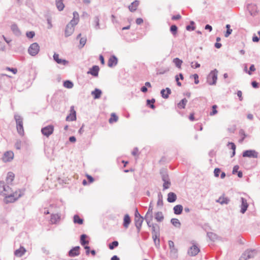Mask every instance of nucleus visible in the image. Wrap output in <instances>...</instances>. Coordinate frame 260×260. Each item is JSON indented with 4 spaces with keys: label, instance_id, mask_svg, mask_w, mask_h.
Listing matches in <instances>:
<instances>
[{
    "label": "nucleus",
    "instance_id": "nucleus-31",
    "mask_svg": "<svg viewBox=\"0 0 260 260\" xmlns=\"http://www.w3.org/2000/svg\"><path fill=\"white\" fill-rule=\"evenodd\" d=\"M63 0H56V5L59 11H62L64 8V5L63 4Z\"/></svg>",
    "mask_w": 260,
    "mask_h": 260
},
{
    "label": "nucleus",
    "instance_id": "nucleus-19",
    "mask_svg": "<svg viewBox=\"0 0 260 260\" xmlns=\"http://www.w3.org/2000/svg\"><path fill=\"white\" fill-rule=\"evenodd\" d=\"M79 246L75 247L70 251L69 255L72 257L78 255L79 254Z\"/></svg>",
    "mask_w": 260,
    "mask_h": 260
},
{
    "label": "nucleus",
    "instance_id": "nucleus-5",
    "mask_svg": "<svg viewBox=\"0 0 260 260\" xmlns=\"http://www.w3.org/2000/svg\"><path fill=\"white\" fill-rule=\"evenodd\" d=\"M144 218L139 213L137 210L135 212V223L137 228L139 231L142 226V223L143 222Z\"/></svg>",
    "mask_w": 260,
    "mask_h": 260
},
{
    "label": "nucleus",
    "instance_id": "nucleus-6",
    "mask_svg": "<svg viewBox=\"0 0 260 260\" xmlns=\"http://www.w3.org/2000/svg\"><path fill=\"white\" fill-rule=\"evenodd\" d=\"M54 132V126L51 125H48L42 128L41 132L43 135L48 137L53 134Z\"/></svg>",
    "mask_w": 260,
    "mask_h": 260
},
{
    "label": "nucleus",
    "instance_id": "nucleus-7",
    "mask_svg": "<svg viewBox=\"0 0 260 260\" xmlns=\"http://www.w3.org/2000/svg\"><path fill=\"white\" fill-rule=\"evenodd\" d=\"M243 156L244 157L257 158L258 157V153L254 150H246L243 152Z\"/></svg>",
    "mask_w": 260,
    "mask_h": 260
},
{
    "label": "nucleus",
    "instance_id": "nucleus-12",
    "mask_svg": "<svg viewBox=\"0 0 260 260\" xmlns=\"http://www.w3.org/2000/svg\"><path fill=\"white\" fill-rule=\"evenodd\" d=\"M75 26L69 23L67 24L65 29V35L66 37L71 36L75 29Z\"/></svg>",
    "mask_w": 260,
    "mask_h": 260
},
{
    "label": "nucleus",
    "instance_id": "nucleus-2",
    "mask_svg": "<svg viewBox=\"0 0 260 260\" xmlns=\"http://www.w3.org/2000/svg\"><path fill=\"white\" fill-rule=\"evenodd\" d=\"M153 206L151 205H150L148 208V210L147 212L146 213L145 216V219L149 227H151L152 230L155 231V223L153 222Z\"/></svg>",
    "mask_w": 260,
    "mask_h": 260
},
{
    "label": "nucleus",
    "instance_id": "nucleus-53",
    "mask_svg": "<svg viewBox=\"0 0 260 260\" xmlns=\"http://www.w3.org/2000/svg\"><path fill=\"white\" fill-rule=\"evenodd\" d=\"M255 71V68L253 64H252L249 68V70L248 71V74L250 75L252 74V72Z\"/></svg>",
    "mask_w": 260,
    "mask_h": 260
},
{
    "label": "nucleus",
    "instance_id": "nucleus-43",
    "mask_svg": "<svg viewBox=\"0 0 260 260\" xmlns=\"http://www.w3.org/2000/svg\"><path fill=\"white\" fill-rule=\"evenodd\" d=\"M86 37H82L80 39V45L79 47L82 48L86 44Z\"/></svg>",
    "mask_w": 260,
    "mask_h": 260
},
{
    "label": "nucleus",
    "instance_id": "nucleus-34",
    "mask_svg": "<svg viewBox=\"0 0 260 260\" xmlns=\"http://www.w3.org/2000/svg\"><path fill=\"white\" fill-rule=\"evenodd\" d=\"M187 103V100L186 99H183L178 103L177 107L179 109H184Z\"/></svg>",
    "mask_w": 260,
    "mask_h": 260
},
{
    "label": "nucleus",
    "instance_id": "nucleus-59",
    "mask_svg": "<svg viewBox=\"0 0 260 260\" xmlns=\"http://www.w3.org/2000/svg\"><path fill=\"white\" fill-rule=\"evenodd\" d=\"M187 30H193L195 29V27L192 25H187L186 27Z\"/></svg>",
    "mask_w": 260,
    "mask_h": 260
},
{
    "label": "nucleus",
    "instance_id": "nucleus-52",
    "mask_svg": "<svg viewBox=\"0 0 260 260\" xmlns=\"http://www.w3.org/2000/svg\"><path fill=\"white\" fill-rule=\"evenodd\" d=\"M191 67L193 69L198 68L200 67V64L198 62H192L191 63Z\"/></svg>",
    "mask_w": 260,
    "mask_h": 260
},
{
    "label": "nucleus",
    "instance_id": "nucleus-46",
    "mask_svg": "<svg viewBox=\"0 0 260 260\" xmlns=\"http://www.w3.org/2000/svg\"><path fill=\"white\" fill-rule=\"evenodd\" d=\"M155 102V100L154 99H152L151 100H148L147 101V104L148 105H150V107L152 108V109H154V103Z\"/></svg>",
    "mask_w": 260,
    "mask_h": 260
},
{
    "label": "nucleus",
    "instance_id": "nucleus-28",
    "mask_svg": "<svg viewBox=\"0 0 260 260\" xmlns=\"http://www.w3.org/2000/svg\"><path fill=\"white\" fill-rule=\"evenodd\" d=\"M216 201L221 205L227 204L229 202V199L224 197V196H222L220 197Z\"/></svg>",
    "mask_w": 260,
    "mask_h": 260
},
{
    "label": "nucleus",
    "instance_id": "nucleus-14",
    "mask_svg": "<svg viewBox=\"0 0 260 260\" xmlns=\"http://www.w3.org/2000/svg\"><path fill=\"white\" fill-rule=\"evenodd\" d=\"M76 119V111L74 108L72 107L70 114L66 117V120L68 121H74Z\"/></svg>",
    "mask_w": 260,
    "mask_h": 260
},
{
    "label": "nucleus",
    "instance_id": "nucleus-47",
    "mask_svg": "<svg viewBox=\"0 0 260 260\" xmlns=\"http://www.w3.org/2000/svg\"><path fill=\"white\" fill-rule=\"evenodd\" d=\"M229 145H231V149L233 150L232 155L231 156L232 157H233L235 154L236 145L234 143L232 142L229 143Z\"/></svg>",
    "mask_w": 260,
    "mask_h": 260
},
{
    "label": "nucleus",
    "instance_id": "nucleus-13",
    "mask_svg": "<svg viewBox=\"0 0 260 260\" xmlns=\"http://www.w3.org/2000/svg\"><path fill=\"white\" fill-rule=\"evenodd\" d=\"M79 21V15L78 12H73V18L69 22L70 24L76 26Z\"/></svg>",
    "mask_w": 260,
    "mask_h": 260
},
{
    "label": "nucleus",
    "instance_id": "nucleus-45",
    "mask_svg": "<svg viewBox=\"0 0 260 260\" xmlns=\"http://www.w3.org/2000/svg\"><path fill=\"white\" fill-rule=\"evenodd\" d=\"M118 242L116 241L109 244V247L110 249H113L115 247L118 246Z\"/></svg>",
    "mask_w": 260,
    "mask_h": 260
},
{
    "label": "nucleus",
    "instance_id": "nucleus-42",
    "mask_svg": "<svg viewBox=\"0 0 260 260\" xmlns=\"http://www.w3.org/2000/svg\"><path fill=\"white\" fill-rule=\"evenodd\" d=\"M226 28H227L226 31L224 35L225 37H228L232 32V29L230 28V25L226 24Z\"/></svg>",
    "mask_w": 260,
    "mask_h": 260
},
{
    "label": "nucleus",
    "instance_id": "nucleus-64",
    "mask_svg": "<svg viewBox=\"0 0 260 260\" xmlns=\"http://www.w3.org/2000/svg\"><path fill=\"white\" fill-rule=\"evenodd\" d=\"M15 147L17 149H20L21 147V142L20 141L17 142L15 144Z\"/></svg>",
    "mask_w": 260,
    "mask_h": 260
},
{
    "label": "nucleus",
    "instance_id": "nucleus-16",
    "mask_svg": "<svg viewBox=\"0 0 260 260\" xmlns=\"http://www.w3.org/2000/svg\"><path fill=\"white\" fill-rule=\"evenodd\" d=\"M154 216V220H155L157 222H161L164 219V216L162 212L161 211L155 212Z\"/></svg>",
    "mask_w": 260,
    "mask_h": 260
},
{
    "label": "nucleus",
    "instance_id": "nucleus-54",
    "mask_svg": "<svg viewBox=\"0 0 260 260\" xmlns=\"http://www.w3.org/2000/svg\"><path fill=\"white\" fill-rule=\"evenodd\" d=\"M220 173V170L219 168H216L214 170V173L215 177H218L219 173Z\"/></svg>",
    "mask_w": 260,
    "mask_h": 260
},
{
    "label": "nucleus",
    "instance_id": "nucleus-62",
    "mask_svg": "<svg viewBox=\"0 0 260 260\" xmlns=\"http://www.w3.org/2000/svg\"><path fill=\"white\" fill-rule=\"evenodd\" d=\"M193 77H194V80H195L194 83L196 84H198L199 82V80H198V78H199L198 75L197 74H194L193 75Z\"/></svg>",
    "mask_w": 260,
    "mask_h": 260
},
{
    "label": "nucleus",
    "instance_id": "nucleus-51",
    "mask_svg": "<svg viewBox=\"0 0 260 260\" xmlns=\"http://www.w3.org/2000/svg\"><path fill=\"white\" fill-rule=\"evenodd\" d=\"M170 30L174 35H176L177 31V27L175 25H172L171 26Z\"/></svg>",
    "mask_w": 260,
    "mask_h": 260
},
{
    "label": "nucleus",
    "instance_id": "nucleus-23",
    "mask_svg": "<svg viewBox=\"0 0 260 260\" xmlns=\"http://www.w3.org/2000/svg\"><path fill=\"white\" fill-rule=\"evenodd\" d=\"M91 94L94 99H99L101 96L102 91L99 89L96 88L94 91L91 92Z\"/></svg>",
    "mask_w": 260,
    "mask_h": 260
},
{
    "label": "nucleus",
    "instance_id": "nucleus-55",
    "mask_svg": "<svg viewBox=\"0 0 260 260\" xmlns=\"http://www.w3.org/2000/svg\"><path fill=\"white\" fill-rule=\"evenodd\" d=\"M170 183L169 181H165L163 186L164 189H167L169 187Z\"/></svg>",
    "mask_w": 260,
    "mask_h": 260
},
{
    "label": "nucleus",
    "instance_id": "nucleus-3",
    "mask_svg": "<svg viewBox=\"0 0 260 260\" xmlns=\"http://www.w3.org/2000/svg\"><path fill=\"white\" fill-rule=\"evenodd\" d=\"M15 119L16 122L17 129L18 133L21 135L24 134L22 118L20 115H15Z\"/></svg>",
    "mask_w": 260,
    "mask_h": 260
},
{
    "label": "nucleus",
    "instance_id": "nucleus-39",
    "mask_svg": "<svg viewBox=\"0 0 260 260\" xmlns=\"http://www.w3.org/2000/svg\"><path fill=\"white\" fill-rule=\"evenodd\" d=\"M63 86L67 88H72L73 87V83L69 80H67L64 82Z\"/></svg>",
    "mask_w": 260,
    "mask_h": 260
},
{
    "label": "nucleus",
    "instance_id": "nucleus-61",
    "mask_svg": "<svg viewBox=\"0 0 260 260\" xmlns=\"http://www.w3.org/2000/svg\"><path fill=\"white\" fill-rule=\"evenodd\" d=\"M94 22L95 23V26L96 28L99 27V19L98 18H95L94 19Z\"/></svg>",
    "mask_w": 260,
    "mask_h": 260
},
{
    "label": "nucleus",
    "instance_id": "nucleus-44",
    "mask_svg": "<svg viewBox=\"0 0 260 260\" xmlns=\"http://www.w3.org/2000/svg\"><path fill=\"white\" fill-rule=\"evenodd\" d=\"M217 106L215 105L212 107V111L210 113V116H213L217 113Z\"/></svg>",
    "mask_w": 260,
    "mask_h": 260
},
{
    "label": "nucleus",
    "instance_id": "nucleus-56",
    "mask_svg": "<svg viewBox=\"0 0 260 260\" xmlns=\"http://www.w3.org/2000/svg\"><path fill=\"white\" fill-rule=\"evenodd\" d=\"M6 70H8V71H11L14 74H16L17 72V70L16 69H14V68H10L9 67H7L6 68Z\"/></svg>",
    "mask_w": 260,
    "mask_h": 260
},
{
    "label": "nucleus",
    "instance_id": "nucleus-21",
    "mask_svg": "<svg viewBox=\"0 0 260 260\" xmlns=\"http://www.w3.org/2000/svg\"><path fill=\"white\" fill-rule=\"evenodd\" d=\"M241 202H242V205H241V212L242 213H245V212L246 211L248 205L247 202V201L244 199V198H241Z\"/></svg>",
    "mask_w": 260,
    "mask_h": 260
},
{
    "label": "nucleus",
    "instance_id": "nucleus-4",
    "mask_svg": "<svg viewBox=\"0 0 260 260\" xmlns=\"http://www.w3.org/2000/svg\"><path fill=\"white\" fill-rule=\"evenodd\" d=\"M40 51V46L37 43H34L28 48V51L31 56H35Z\"/></svg>",
    "mask_w": 260,
    "mask_h": 260
},
{
    "label": "nucleus",
    "instance_id": "nucleus-24",
    "mask_svg": "<svg viewBox=\"0 0 260 260\" xmlns=\"http://www.w3.org/2000/svg\"><path fill=\"white\" fill-rule=\"evenodd\" d=\"M25 251L26 250L25 248L22 247H21L20 248L17 249L15 251V255L17 257H21L24 254Z\"/></svg>",
    "mask_w": 260,
    "mask_h": 260
},
{
    "label": "nucleus",
    "instance_id": "nucleus-32",
    "mask_svg": "<svg viewBox=\"0 0 260 260\" xmlns=\"http://www.w3.org/2000/svg\"><path fill=\"white\" fill-rule=\"evenodd\" d=\"M171 93V90L169 88H167L166 89H162L161 91V94L164 98L167 99L169 97V94Z\"/></svg>",
    "mask_w": 260,
    "mask_h": 260
},
{
    "label": "nucleus",
    "instance_id": "nucleus-10",
    "mask_svg": "<svg viewBox=\"0 0 260 260\" xmlns=\"http://www.w3.org/2000/svg\"><path fill=\"white\" fill-rule=\"evenodd\" d=\"M14 153L11 151L6 152L3 157V160L5 162L10 161L13 159Z\"/></svg>",
    "mask_w": 260,
    "mask_h": 260
},
{
    "label": "nucleus",
    "instance_id": "nucleus-15",
    "mask_svg": "<svg viewBox=\"0 0 260 260\" xmlns=\"http://www.w3.org/2000/svg\"><path fill=\"white\" fill-rule=\"evenodd\" d=\"M155 231H154L152 230L153 232L154 233L152 237L155 243L156 244L157 243L158 244L159 242V235L157 234V233L159 231V227L156 223H155Z\"/></svg>",
    "mask_w": 260,
    "mask_h": 260
},
{
    "label": "nucleus",
    "instance_id": "nucleus-9",
    "mask_svg": "<svg viewBox=\"0 0 260 260\" xmlns=\"http://www.w3.org/2000/svg\"><path fill=\"white\" fill-rule=\"evenodd\" d=\"M254 251L247 250L242 254L239 260H247L252 258L254 256Z\"/></svg>",
    "mask_w": 260,
    "mask_h": 260
},
{
    "label": "nucleus",
    "instance_id": "nucleus-57",
    "mask_svg": "<svg viewBox=\"0 0 260 260\" xmlns=\"http://www.w3.org/2000/svg\"><path fill=\"white\" fill-rule=\"evenodd\" d=\"M86 177L88 180L89 183H92L94 181V179L93 177L89 175H86Z\"/></svg>",
    "mask_w": 260,
    "mask_h": 260
},
{
    "label": "nucleus",
    "instance_id": "nucleus-41",
    "mask_svg": "<svg viewBox=\"0 0 260 260\" xmlns=\"http://www.w3.org/2000/svg\"><path fill=\"white\" fill-rule=\"evenodd\" d=\"M86 236L85 235H82L81 236L80 241L81 244L82 245H85V244H88L89 242L87 240H86Z\"/></svg>",
    "mask_w": 260,
    "mask_h": 260
},
{
    "label": "nucleus",
    "instance_id": "nucleus-58",
    "mask_svg": "<svg viewBox=\"0 0 260 260\" xmlns=\"http://www.w3.org/2000/svg\"><path fill=\"white\" fill-rule=\"evenodd\" d=\"M136 22L138 25H140L143 22V20L141 18H139L136 19Z\"/></svg>",
    "mask_w": 260,
    "mask_h": 260
},
{
    "label": "nucleus",
    "instance_id": "nucleus-36",
    "mask_svg": "<svg viewBox=\"0 0 260 260\" xmlns=\"http://www.w3.org/2000/svg\"><path fill=\"white\" fill-rule=\"evenodd\" d=\"M173 61L177 68H178L179 69H181V65L183 62L182 60H181L178 58H175L173 59Z\"/></svg>",
    "mask_w": 260,
    "mask_h": 260
},
{
    "label": "nucleus",
    "instance_id": "nucleus-22",
    "mask_svg": "<svg viewBox=\"0 0 260 260\" xmlns=\"http://www.w3.org/2000/svg\"><path fill=\"white\" fill-rule=\"evenodd\" d=\"M139 5V2L138 1H135L128 6V9L131 12H134L137 10Z\"/></svg>",
    "mask_w": 260,
    "mask_h": 260
},
{
    "label": "nucleus",
    "instance_id": "nucleus-50",
    "mask_svg": "<svg viewBox=\"0 0 260 260\" xmlns=\"http://www.w3.org/2000/svg\"><path fill=\"white\" fill-rule=\"evenodd\" d=\"M35 33L33 31H30L26 32V36L27 38L31 39L35 36Z\"/></svg>",
    "mask_w": 260,
    "mask_h": 260
},
{
    "label": "nucleus",
    "instance_id": "nucleus-27",
    "mask_svg": "<svg viewBox=\"0 0 260 260\" xmlns=\"http://www.w3.org/2000/svg\"><path fill=\"white\" fill-rule=\"evenodd\" d=\"M15 178V175L12 172H9L7 174L6 178V181L7 183L11 184L14 180Z\"/></svg>",
    "mask_w": 260,
    "mask_h": 260
},
{
    "label": "nucleus",
    "instance_id": "nucleus-40",
    "mask_svg": "<svg viewBox=\"0 0 260 260\" xmlns=\"http://www.w3.org/2000/svg\"><path fill=\"white\" fill-rule=\"evenodd\" d=\"M168 244L171 252L174 253L176 252L177 250L175 248L174 242L172 241H169Z\"/></svg>",
    "mask_w": 260,
    "mask_h": 260
},
{
    "label": "nucleus",
    "instance_id": "nucleus-60",
    "mask_svg": "<svg viewBox=\"0 0 260 260\" xmlns=\"http://www.w3.org/2000/svg\"><path fill=\"white\" fill-rule=\"evenodd\" d=\"M181 15H179V14H177V15H176L173 16L172 17V19L173 20H178V19H180L181 18Z\"/></svg>",
    "mask_w": 260,
    "mask_h": 260
},
{
    "label": "nucleus",
    "instance_id": "nucleus-18",
    "mask_svg": "<svg viewBox=\"0 0 260 260\" xmlns=\"http://www.w3.org/2000/svg\"><path fill=\"white\" fill-rule=\"evenodd\" d=\"M53 58L55 60V61L58 64L65 65L68 63V61H67L66 60L59 58V55L56 53L54 54Z\"/></svg>",
    "mask_w": 260,
    "mask_h": 260
},
{
    "label": "nucleus",
    "instance_id": "nucleus-25",
    "mask_svg": "<svg viewBox=\"0 0 260 260\" xmlns=\"http://www.w3.org/2000/svg\"><path fill=\"white\" fill-rule=\"evenodd\" d=\"M176 195L174 192H170L168 194L167 200L170 203H173L176 200Z\"/></svg>",
    "mask_w": 260,
    "mask_h": 260
},
{
    "label": "nucleus",
    "instance_id": "nucleus-1",
    "mask_svg": "<svg viewBox=\"0 0 260 260\" xmlns=\"http://www.w3.org/2000/svg\"><path fill=\"white\" fill-rule=\"evenodd\" d=\"M0 194L5 196L6 203H13L21 196L20 191L13 192L9 186H6L3 181H0Z\"/></svg>",
    "mask_w": 260,
    "mask_h": 260
},
{
    "label": "nucleus",
    "instance_id": "nucleus-63",
    "mask_svg": "<svg viewBox=\"0 0 260 260\" xmlns=\"http://www.w3.org/2000/svg\"><path fill=\"white\" fill-rule=\"evenodd\" d=\"M237 95L240 98V100H242V92L241 91H238L237 92Z\"/></svg>",
    "mask_w": 260,
    "mask_h": 260
},
{
    "label": "nucleus",
    "instance_id": "nucleus-35",
    "mask_svg": "<svg viewBox=\"0 0 260 260\" xmlns=\"http://www.w3.org/2000/svg\"><path fill=\"white\" fill-rule=\"evenodd\" d=\"M74 222L79 224H82L83 223V220L81 219L79 215H75L74 216Z\"/></svg>",
    "mask_w": 260,
    "mask_h": 260
},
{
    "label": "nucleus",
    "instance_id": "nucleus-30",
    "mask_svg": "<svg viewBox=\"0 0 260 260\" xmlns=\"http://www.w3.org/2000/svg\"><path fill=\"white\" fill-rule=\"evenodd\" d=\"M239 169V166H238V165L235 166L233 168L232 173L233 174H235L236 173H237L238 176L239 178H242L243 176V173L241 171H238Z\"/></svg>",
    "mask_w": 260,
    "mask_h": 260
},
{
    "label": "nucleus",
    "instance_id": "nucleus-29",
    "mask_svg": "<svg viewBox=\"0 0 260 260\" xmlns=\"http://www.w3.org/2000/svg\"><path fill=\"white\" fill-rule=\"evenodd\" d=\"M60 220V216L58 214H52L51 217L50 221L52 223H56Z\"/></svg>",
    "mask_w": 260,
    "mask_h": 260
},
{
    "label": "nucleus",
    "instance_id": "nucleus-38",
    "mask_svg": "<svg viewBox=\"0 0 260 260\" xmlns=\"http://www.w3.org/2000/svg\"><path fill=\"white\" fill-rule=\"evenodd\" d=\"M171 223L176 227H180L181 223L179 220L177 218H173L171 220Z\"/></svg>",
    "mask_w": 260,
    "mask_h": 260
},
{
    "label": "nucleus",
    "instance_id": "nucleus-48",
    "mask_svg": "<svg viewBox=\"0 0 260 260\" xmlns=\"http://www.w3.org/2000/svg\"><path fill=\"white\" fill-rule=\"evenodd\" d=\"M239 135L241 137V139L239 140L240 143H242L245 139L246 135L243 130H240L239 132Z\"/></svg>",
    "mask_w": 260,
    "mask_h": 260
},
{
    "label": "nucleus",
    "instance_id": "nucleus-8",
    "mask_svg": "<svg viewBox=\"0 0 260 260\" xmlns=\"http://www.w3.org/2000/svg\"><path fill=\"white\" fill-rule=\"evenodd\" d=\"M217 79V74L214 72H211L208 75L207 81L209 84L213 85L216 83Z\"/></svg>",
    "mask_w": 260,
    "mask_h": 260
},
{
    "label": "nucleus",
    "instance_id": "nucleus-33",
    "mask_svg": "<svg viewBox=\"0 0 260 260\" xmlns=\"http://www.w3.org/2000/svg\"><path fill=\"white\" fill-rule=\"evenodd\" d=\"M131 222V218L128 215L126 214L124 217L123 225L125 228H127Z\"/></svg>",
    "mask_w": 260,
    "mask_h": 260
},
{
    "label": "nucleus",
    "instance_id": "nucleus-26",
    "mask_svg": "<svg viewBox=\"0 0 260 260\" xmlns=\"http://www.w3.org/2000/svg\"><path fill=\"white\" fill-rule=\"evenodd\" d=\"M173 210L175 214L179 215L182 213L183 207L181 205H177L174 206Z\"/></svg>",
    "mask_w": 260,
    "mask_h": 260
},
{
    "label": "nucleus",
    "instance_id": "nucleus-37",
    "mask_svg": "<svg viewBox=\"0 0 260 260\" xmlns=\"http://www.w3.org/2000/svg\"><path fill=\"white\" fill-rule=\"evenodd\" d=\"M118 119V116L114 113L111 115V117L109 120V122L110 123H112L114 122H116Z\"/></svg>",
    "mask_w": 260,
    "mask_h": 260
},
{
    "label": "nucleus",
    "instance_id": "nucleus-49",
    "mask_svg": "<svg viewBox=\"0 0 260 260\" xmlns=\"http://www.w3.org/2000/svg\"><path fill=\"white\" fill-rule=\"evenodd\" d=\"M11 28L12 31L15 33H17L19 31L18 27L17 25L15 24H12L11 26Z\"/></svg>",
    "mask_w": 260,
    "mask_h": 260
},
{
    "label": "nucleus",
    "instance_id": "nucleus-20",
    "mask_svg": "<svg viewBox=\"0 0 260 260\" xmlns=\"http://www.w3.org/2000/svg\"><path fill=\"white\" fill-rule=\"evenodd\" d=\"M117 63V59L116 57L113 56H111L108 60V64L109 67H112L116 65Z\"/></svg>",
    "mask_w": 260,
    "mask_h": 260
},
{
    "label": "nucleus",
    "instance_id": "nucleus-11",
    "mask_svg": "<svg viewBox=\"0 0 260 260\" xmlns=\"http://www.w3.org/2000/svg\"><path fill=\"white\" fill-rule=\"evenodd\" d=\"M200 252L199 248L195 244L191 246L188 251V253L191 256H195Z\"/></svg>",
    "mask_w": 260,
    "mask_h": 260
},
{
    "label": "nucleus",
    "instance_id": "nucleus-17",
    "mask_svg": "<svg viewBox=\"0 0 260 260\" xmlns=\"http://www.w3.org/2000/svg\"><path fill=\"white\" fill-rule=\"evenodd\" d=\"M99 70L100 69L98 66H94L90 69V71L87 72V74H91L93 76L96 77L98 76Z\"/></svg>",
    "mask_w": 260,
    "mask_h": 260
}]
</instances>
